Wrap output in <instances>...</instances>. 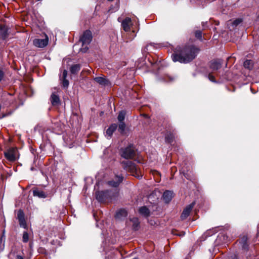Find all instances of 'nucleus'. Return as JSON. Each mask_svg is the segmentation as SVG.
Segmentation results:
<instances>
[{
	"label": "nucleus",
	"mask_w": 259,
	"mask_h": 259,
	"mask_svg": "<svg viewBox=\"0 0 259 259\" xmlns=\"http://www.w3.org/2000/svg\"><path fill=\"white\" fill-rule=\"evenodd\" d=\"M198 50H177L171 55L174 62L187 63L193 60L198 54Z\"/></svg>",
	"instance_id": "nucleus-1"
},
{
	"label": "nucleus",
	"mask_w": 259,
	"mask_h": 259,
	"mask_svg": "<svg viewBox=\"0 0 259 259\" xmlns=\"http://www.w3.org/2000/svg\"><path fill=\"white\" fill-rule=\"evenodd\" d=\"M121 156L125 159H132L136 156V150L133 145H130L122 149Z\"/></svg>",
	"instance_id": "nucleus-2"
},
{
	"label": "nucleus",
	"mask_w": 259,
	"mask_h": 259,
	"mask_svg": "<svg viewBox=\"0 0 259 259\" xmlns=\"http://www.w3.org/2000/svg\"><path fill=\"white\" fill-rule=\"evenodd\" d=\"M92 40V34L91 31L87 30L85 31L80 37L79 42H81L83 49H88L85 46L88 45Z\"/></svg>",
	"instance_id": "nucleus-3"
},
{
	"label": "nucleus",
	"mask_w": 259,
	"mask_h": 259,
	"mask_svg": "<svg viewBox=\"0 0 259 259\" xmlns=\"http://www.w3.org/2000/svg\"><path fill=\"white\" fill-rule=\"evenodd\" d=\"M123 168L127 171L130 172L133 175L137 174L138 169L134 163L131 161H123L121 162Z\"/></svg>",
	"instance_id": "nucleus-4"
},
{
	"label": "nucleus",
	"mask_w": 259,
	"mask_h": 259,
	"mask_svg": "<svg viewBox=\"0 0 259 259\" xmlns=\"http://www.w3.org/2000/svg\"><path fill=\"white\" fill-rule=\"evenodd\" d=\"M110 192L108 190L97 191L96 192V198L100 202H104L109 196Z\"/></svg>",
	"instance_id": "nucleus-5"
},
{
	"label": "nucleus",
	"mask_w": 259,
	"mask_h": 259,
	"mask_svg": "<svg viewBox=\"0 0 259 259\" xmlns=\"http://www.w3.org/2000/svg\"><path fill=\"white\" fill-rule=\"evenodd\" d=\"M49 42V38L47 35H45V38L43 39L37 38L33 40V45L38 48H44L47 46Z\"/></svg>",
	"instance_id": "nucleus-6"
},
{
	"label": "nucleus",
	"mask_w": 259,
	"mask_h": 259,
	"mask_svg": "<svg viewBox=\"0 0 259 259\" xmlns=\"http://www.w3.org/2000/svg\"><path fill=\"white\" fill-rule=\"evenodd\" d=\"M123 180V177L122 176H116L113 180L108 181V184L111 187H117Z\"/></svg>",
	"instance_id": "nucleus-7"
},
{
	"label": "nucleus",
	"mask_w": 259,
	"mask_h": 259,
	"mask_svg": "<svg viewBox=\"0 0 259 259\" xmlns=\"http://www.w3.org/2000/svg\"><path fill=\"white\" fill-rule=\"evenodd\" d=\"M195 203L193 202L190 204L188 205L183 211L181 218L182 220L186 219L190 214L192 208H193Z\"/></svg>",
	"instance_id": "nucleus-8"
},
{
	"label": "nucleus",
	"mask_w": 259,
	"mask_h": 259,
	"mask_svg": "<svg viewBox=\"0 0 259 259\" xmlns=\"http://www.w3.org/2000/svg\"><path fill=\"white\" fill-rule=\"evenodd\" d=\"M133 23L132 20L129 17L125 18L121 22V25L123 30L126 31H129L131 29V27L132 26Z\"/></svg>",
	"instance_id": "nucleus-9"
},
{
	"label": "nucleus",
	"mask_w": 259,
	"mask_h": 259,
	"mask_svg": "<svg viewBox=\"0 0 259 259\" xmlns=\"http://www.w3.org/2000/svg\"><path fill=\"white\" fill-rule=\"evenodd\" d=\"M15 153L16 150L14 149H10L5 152V156L9 161H14L16 159Z\"/></svg>",
	"instance_id": "nucleus-10"
},
{
	"label": "nucleus",
	"mask_w": 259,
	"mask_h": 259,
	"mask_svg": "<svg viewBox=\"0 0 259 259\" xmlns=\"http://www.w3.org/2000/svg\"><path fill=\"white\" fill-rule=\"evenodd\" d=\"M67 71L64 70L62 76H60V80H61L62 85L65 88H67L69 85V81L67 79Z\"/></svg>",
	"instance_id": "nucleus-11"
},
{
	"label": "nucleus",
	"mask_w": 259,
	"mask_h": 259,
	"mask_svg": "<svg viewBox=\"0 0 259 259\" xmlns=\"http://www.w3.org/2000/svg\"><path fill=\"white\" fill-rule=\"evenodd\" d=\"M171 47L170 44L168 42L161 44L150 43L147 45V48H153L155 49H160L162 48H169Z\"/></svg>",
	"instance_id": "nucleus-12"
},
{
	"label": "nucleus",
	"mask_w": 259,
	"mask_h": 259,
	"mask_svg": "<svg viewBox=\"0 0 259 259\" xmlns=\"http://www.w3.org/2000/svg\"><path fill=\"white\" fill-rule=\"evenodd\" d=\"M33 195L34 196L39 198H46L48 197V194L42 190L36 188L33 190Z\"/></svg>",
	"instance_id": "nucleus-13"
},
{
	"label": "nucleus",
	"mask_w": 259,
	"mask_h": 259,
	"mask_svg": "<svg viewBox=\"0 0 259 259\" xmlns=\"http://www.w3.org/2000/svg\"><path fill=\"white\" fill-rule=\"evenodd\" d=\"M50 100L53 106H57L60 104V100L59 96L55 93H52L51 96Z\"/></svg>",
	"instance_id": "nucleus-14"
},
{
	"label": "nucleus",
	"mask_w": 259,
	"mask_h": 259,
	"mask_svg": "<svg viewBox=\"0 0 259 259\" xmlns=\"http://www.w3.org/2000/svg\"><path fill=\"white\" fill-rule=\"evenodd\" d=\"M222 67V62L220 60H213L210 63V67L213 70H217Z\"/></svg>",
	"instance_id": "nucleus-15"
},
{
	"label": "nucleus",
	"mask_w": 259,
	"mask_h": 259,
	"mask_svg": "<svg viewBox=\"0 0 259 259\" xmlns=\"http://www.w3.org/2000/svg\"><path fill=\"white\" fill-rule=\"evenodd\" d=\"M163 199L166 203H168L173 197V193L170 191H166L163 193Z\"/></svg>",
	"instance_id": "nucleus-16"
},
{
	"label": "nucleus",
	"mask_w": 259,
	"mask_h": 259,
	"mask_svg": "<svg viewBox=\"0 0 259 259\" xmlns=\"http://www.w3.org/2000/svg\"><path fill=\"white\" fill-rule=\"evenodd\" d=\"M94 80L102 85H108L110 83L109 81L105 78L103 77H96L94 78Z\"/></svg>",
	"instance_id": "nucleus-17"
},
{
	"label": "nucleus",
	"mask_w": 259,
	"mask_h": 259,
	"mask_svg": "<svg viewBox=\"0 0 259 259\" xmlns=\"http://www.w3.org/2000/svg\"><path fill=\"white\" fill-rule=\"evenodd\" d=\"M254 66V62L250 59H246L244 61L243 66L245 69L251 70L253 69Z\"/></svg>",
	"instance_id": "nucleus-18"
},
{
	"label": "nucleus",
	"mask_w": 259,
	"mask_h": 259,
	"mask_svg": "<svg viewBox=\"0 0 259 259\" xmlns=\"http://www.w3.org/2000/svg\"><path fill=\"white\" fill-rule=\"evenodd\" d=\"M8 35V28L5 26H0V37L3 39H5Z\"/></svg>",
	"instance_id": "nucleus-19"
},
{
	"label": "nucleus",
	"mask_w": 259,
	"mask_h": 259,
	"mask_svg": "<svg viewBox=\"0 0 259 259\" xmlns=\"http://www.w3.org/2000/svg\"><path fill=\"white\" fill-rule=\"evenodd\" d=\"M81 65L79 64H75L72 65L70 68L69 70L71 74H76L80 70Z\"/></svg>",
	"instance_id": "nucleus-20"
},
{
	"label": "nucleus",
	"mask_w": 259,
	"mask_h": 259,
	"mask_svg": "<svg viewBox=\"0 0 259 259\" xmlns=\"http://www.w3.org/2000/svg\"><path fill=\"white\" fill-rule=\"evenodd\" d=\"M117 125L115 123L112 124L107 130L106 135L110 138L112 135L113 132L116 130Z\"/></svg>",
	"instance_id": "nucleus-21"
},
{
	"label": "nucleus",
	"mask_w": 259,
	"mask_h": 259,
	"mask_svg": "<svg viewBox=\"0 0 259 259\" xmlns=\"http://www.w3.org/2000/svg\"><path fill=\"white\" fill-rule=\"evenodd\" d=\"M139 212L144 217H148L150 214V211L146 206H143L139 208Z\"/></svg>",
	"instance_id": "nucleus-22"
},
{
	"label": "nucleus",
	"mask_w": 259,
	"mask_h": 259,
	"mask_svg": "<svg viewBox=\"0 0 259 259\" xmlns=\"http://www.w3.org/2000/svg\"><path fill=\"white\" fill-rule=\"evenodd\" d=\"M133 223V228L135 230H137L139 227V221L137 218H133L130 219Z\"/></svg>",
	"instance_id": "nucleus-23"
},
{
	"label": "nucleus",
	"mask_w": 259,
	"mask_h": 259,
	"mask_svg": "<svg viewBox=\"0 0 259 259\" xmlns=\"http://www.w3.org/2000/svg\"><path fill=\"white\" fill-rule=\"evenodd\" d=\"M126 112L124 111H121L119 113L117 117L118 120L119 122H124Z\"/></svg>",
	"instance_id": "nucleus-24"
},
{
	"label": "nucleus",
	"mask_w": 259,
	"mask_h": 259,
	"mask_svg": "<svg viewBox=\"0 0 259 259\" xmlns=\"http://www.w3.org/2000/svg\"><path fill=\"white\" fill-rule=\"evenodd\" d=\"M174 139V137L171 133L167 134L165 137V142L170 144L173 142Z\"/></svg>",
	"instance_id": "nucleus-25"
},
{
	"label": "nucleus",
	"mask_w": 259,
	"mask_h": 259,
	"mask_svg": "<svg viewBox=\"0 0 259 259\" xmlns=\"http://www.w3.org/2000/svg\"><path fill=\"white\" fill-rule=\"evenodd\" d=\"M241 22L242 20L241 19H237L233 21V22H229L228 24V25L229 26V28H230V24H231L233 27H236L240 23H241Z\"/></svg>",
	"instance_id": "nucleus-26"
},
{
	"label": "nucleus",
	"mask_w": 259,
	"mask_h": 259,
	"mask_svg": "<svg viewBox=\"0 0 259 259\" xmlns=\"http://www.w3.org/2000/svg\"><path fill=\"white\" fill-rule=\"evenodd\" d=\"M126 125L124 122H119L118 125V131L121 134L123 133L125 131Z\"/></svg>",
	"instance_id": "nucleus-27"
},
{
	"label": "nucleus",
	"mask_w": 259,
	"mask_h": 259,
	"mask_svg": "<svg viewBox=\"0 0 259 259\" xmlns=\"http://www.w3.org/2000/svg\"><path fill=\"white\" fill-rule=\"evenodd\" d=\"M127 214L126 211L124 209L119 210L117 212L116 214V217L117 218H120L121 217H125Z\"/></svg>",
	"instance_id": "nucleus-28"
},
{
	"label": "nucleus",
	"mask_w": 259,
	"mask_h": 259,
	"mask_svg": "<svg viewBox=\"0 0 259 259\" xmlns=\"http://www.w3.org/2000/svg\"><path fill=\"white\" fill-rule=\"evenodd\" d=\"M17 218L18 221L25 219L24 212L22 210H19L18 211Z\"/></svg>",
	"instance_id": "nucleus-29"
},
{
	"label": "nucleus",
	"mask_w": 259,
	"mask_h": 259,
	"mask_svg": "<svg viewBox=\"0 0 259 259\" xmlns=\"http://www.w3.org/2000/svg\"><path fill=\"white\" fill-rule=\"evenodd\" d=\"M19 225L20 227L23 228H27V224L25 221V219H24L23 220H20L19 221Z\"/></svg>",
	"instance_id": "nucleus-30"
},
{
	"label": "nucleus",
	"mask_w": 259,
	"mask_h": 259,
	"mask_svg": "<svg viewBox=\"0 0 259 259\" xmlns=\"http://www.w3.org/2000/svg\"><path fill=\"white\" fill-rule=\"evenodd\" d=\"M29 240V235L27 232H24L23 234V241L24 242H27Z\"/></svg>",
	"instance_id": "nucleus-31"
},
{
	"label": "nucleus",
	"mask_w": 259,
	"mask_h": 259,
	"mask_svg": "<svg viewBox=\"0 0 259 259\" xmlns=\"http://www.w3.org/2000/svg\"><path fill=\"white\" fill-rule=\"evenodd\" d=\"M195 37L201 39L202 38V32L200 30H197L195 33Z\"/></svg>",
	"instance_id": "nucleus-32"
},
{
	"label": "nucleus",
	"mask_w": 259,
	"mask_h": 259,
	"mask_svg": "<svg viewBox=\"0 0 259 259\" xmlns=\"http://www.w3.org/2000/svg\"><path fill=\"white\" fill-rule=\"evenodd\" d=\"M208 79L212 82H215V80L214 79V77L210 74H209L208 75Z\"/></svg>",
	"instance_id": "nucleus-33"
},
{
	"label": "nucleus",
	"mask_w": 259,
	"mask_h": 259,
	"mask_svg": "<svg viewBox=\"0 0 259 259\" xmlns=\"http://www.w3.org/2000/svg\"><path fill=\"white\" fill-rule=\"evenodd\" d=\"M4 76V73L3 71L0 69V81L3 79Z\"/></svg>",
	"instance_id": "nucleus-34"
},
{
	"label": "nucleus",
	"mask_w": 259,
	"mask_h": 259,
	"mask_svg": "<svg viewBox=\"0 0 259 259\" xmlns=\"http://www.w3.org/2000/svg\"><path fill=\"white\" fill-rule=\"evenodd\" d=\"M66 61H67V63H69L71 61L70 59H63V63H64Z\"/></svg>",
	"instance_id": "nucleus-35"
},
{
	"label": "nucleus",
	"mask_w": 259,
	"mask_h": 259,
	"mask_svg": "<svg viewBox=\"0 0 259 259\" xmlns=\"http://www.w3.org/2000/svg\"><path fill=\"white\" fill-rule=\"evenodd\" d=\"M17 259H24L23 257L21 255H17Z\"/></svg>",
	"instance_id": "nucleus-36"
},
{
	"label": "nucleus",
	"mask_w": 259,
	"mask_h": 259,
	"mask_svg": "<svg viewBox=\"0 0 259 259\" xmlns=\"http://www.w3.org/2000/svg\"><path fill=\"white\" fill-rule=\"evenodd\" d=\"M229 259H237L236 256H232Z\"/></svg>",
	"instance_id": "nucleus-37"
},
{
	"label": "nucleus",
	"mask_w": 259,
	"mask_h": 259,
	"mask_svg": "<svg viewBox=\"0 0 259 259\" xmlns=\"http://www.w3.org/2000/svg\"><path fill=\"white\" fill-rule=\"evenodd\" d=\"M207 22H202V25L203 27H205V25L206 24Z\"/></svg>",
	"instance_id": "nucleus-38"
},
{
	"label": "nucleus",
	"mask_w": 259,
	"mask_h": 259,
	"mask_svg": "<svg viewBox=\"0 0 259 259\" xmlns=\"http://www.w3.org/2000/svg\"><path fill=\"white\" fill-rule=\"evenodd\" d=\"M243 239L244 240V241H246L247 240V238L246 237H244Z\"/></svg>",
	"instance_id": "nucleus-39"
},
{
	"label": "nucleus",
	"mask_w": 259,
	"mask_h": 259,
	"mask_svg": "<svg viewBox=\"0 0 259 259\" xmlns=\"http://www.w3.org/2000/svg\"><path fill=\"white\" fill-rule=\"evenodd\" d=\"M174 79H175V78H174V77H170V81H172V80H174Z\"/></svg>",
	"instance_id": "nucleus-40"
},
{
	"label": "nucleus",
	"mask_w": 259,
	"mask_h": 259,
	"mask_svg": "<svg viewBox=\"0 0 259 259\" xmlns=\"http://www.w3.org/2000/svg\"><path fill=\"white\" fill-rule=\"evenodd\" d=\"M7 115V114H3V115L2 116V117L1 118L5 117H6Z\"/></svg>",
	"instance_id": "nucleus-41"
},
{
	"label": "nucleus",
	"mask_w": 259,
	"mask_h": 259,
	"mask_svg": "<svg viewBox=\"0 0 259 259\" xmlns=\"http://www.w3.org/2000/svg\"><path fill=\"white\" fill-rule=\"evenodd\" d=\"M143 116L145 117H148V116L146 114H144Z\"/></svg>",
	"instance_id": "nucleus-42"
},
{
	"label": "nucleus",
	"mask_w": 259,
	"mask_h": 259,
	"mask_svg": "<svg viewBox=\"0 0 259 259\" xmlns=\"http://www.w3.org/2000/svg\"><path fill=\"white\" fill-rule=\"evenodd\" d=\"M3 236H4V235H3V236H2V237L1 238V239H0V241H2V240H3Z\"/></svg>",
	"instance_id": "nucleus-43"
},
{
	"label": "nucleus",
	"mask_w": 259,
	"mask_h": 259,
	"mask_svg": "<svg viewBox=\"0 0 259 259\" xmlns=\"http://www.w3.org/2000/svg\"><path fill=\"white\" fill-rule=\"evenodd\" d=\"M83 51L82 52L83 53H85L86 52V50H82Z\"/></svg>",
	"instance_id": "nucleus-44"
},
{
	"label": "nucleus",
	"mask_w": 259,
	"mask_h": 259,
	"mask_svg": "<svg viewBox=\"0 0 259 259\" xmlns=\"http://www.w3.org/2000/svg\"><path fill=\"white\" fill-rule=\"evenodd\" d=\"M108 1H113V0H108Z\"/></svg>",
	"instance_id": "nucleus-45"
}]
</instances>
